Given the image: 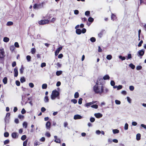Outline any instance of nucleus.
<instances>
[{"label": "nucleus", "mask_w": 146, "mask_h": 146, "mask_svg": "<svg viewBox=\"0 0 146 146\" xmlns=\"http://www.w3.org/2000/svg\"><path fill=\"white\" fill-rule=\"evenodd\" d=\"M43 3L42 2L41 3L37 4V8L39 9L41 7H43Z\"/></svg>", "instance_id": "20"}, {"label": "nucleus", "mask_w": 146, "mask_h": 146, "mask_svg": "<svg viewBox=\"0 0 146 146\" xmlns=\"http://www.w3.org/2000/svg\"><path fill=\"white\" fill-rule=\"evenodd\" d=\"M104 88L103 85H102L101 86H99L97 82H96V84L94 86L93 90L95 93L101 94L104 92Z\"/></svg>", "instance_id": "1"}, {"label": "nucleus", "mask_w": 146, "mask_h": 146, "mask_svg": "<svg viewBox=\"0 0 146 146\" xmlns=\"http://www.w3.org/2000/svg\"><path fill=\"white\" fill-rule=\"evenodd\" d=\"M29 85V86L31 88H33L34 86V85L32 83H30Z\"/></svg>", "instance_id": "55"}, {"label": "nucleus", "mask_w": 146, "mask_h": 146, "mask_svg": "<svg viewBox=\"0 0 146 146\" xmlns=\"http://www.w3.org/2000/svg\"><path fill=\"white\" fill-rule=\"evenodd\" d=\"M82 98H80L78 100V103L79 104H81L82 103Z\"/></svg>", "instance_id": "46"}, {"label": "nucleus", "mask_w": 146, "mask_h": 146, "mask_svg": "<svg viewBox=\"0 0 146 146\" xmlns=\"http://www.w3.org/2000/svg\"><path fill=\"white\" fill-rule=\"evenodd\" d=\"M27 138V136L25 135H24L22 136L21 139L23 141L25 140Z\"/></svg>", "instance_id": "32"}, {"label": "nucleus", "mask_w": 146, "mask_h": 146, "mask_svg": "<svg viewBox=\"0 0 146 146\" xmlns=\"http://www.w3.org/2000/svg\"><path fill=\"white\" fill-rule=\"evenodd\" d=\"M31 52L33 54H35L36 52V49L35 48H33L31 49Z\"/></svg>", "instance_id": "17"}, {"label": "nucleus", "mask_w": 146, "mask_h": 146, "mask_svg": "<svg viewBox=\"0 0 146 146\" xmlns=\"http://www.w3.org/2000/svg\"><path fill=\"white\" fill-rule=\"evenodd\" d=\"M44 101L45 102H49V99L48 97L47 96H46L44 97Z\"/></svg>", "instance_id": "22"}, {"label": "nucleus", "mask_w": 146, "mask_h": 146, "mask_svg": "<svg viewBox=\"0 0 146 146\" xmlns=\"http://www.w3.org/2000/svg\"><path fill=\"white\" fill-rule=\"evenodd\" d=\"M3 82L4 84H6L7 82V77H5L3 80Z\"/></svg>", "instance_id": "14"}, {"label": "nucleus", "mask_w": 146, "mask_h": 146, "mask_svg": "<svg viewBox=\"0 0 146 146\" xmlns=\"http://www.w3.org/2000/svg\"><path fill=\"white\" fill-rule=\"evenodd\" d=\"M47 85L46 84H43L42 85V88L43 89H46L47 88Z\"/></svg>", "instance_id": "27"}, {"label": "nucleus", "mask_w": 146, "mask_h": 146, "mask_svg": "<svg viewBox=\"0 0 146 146\" xmlns=\"http://www.w3.org/2000/svg\"><path fill=\"white\" fill-rule=\"evenodd\" d=\"M15 48L13 45L11 46H10V50L12 52H13Z\"/></svg>", "instance_id": "29"}, {"label": "nucleus", "mask_w": 146, "mask_h": 146, "mask_svg": "<svg viewBox=\"0 0 146 146\" xmlns=\"http://www.w3.org/2000/svg\"><path fill=\"white\" fill-rule=\"evenodd\" d=\"M18 117L20 119H23L24 118V116L23 115H18Z\"/></svg>", "instance_id": "54"}, {"label": "nucleus", "mask_w": 146, "mask_h": 146, "mask_svg": "<svg viewBox=\"0 0 146 146\" xmlns=\"http://www.w3.org/2000/svg\"><path fill=\"white\" fill-rule=\"evenodd\" d=\"M128 124L127 123H126L125 124V126H124V129L125 130H127L128 129Z\"/></svg>", "instance_id": "42"}, {"label": "nucleus", "mask_w": 146, "mask_h": 146, "mask_svg": "<svg viewBox=\"0 0 146 146\" xmlns=\"http://www.w3.org/2000/svg\"><path fill=\"white\" fill-rule=\"evenodd\" d=\"M27 142H28L27 139L25 140L23 143V146H27Z\"/></svg>", "instance_id": "44"}, {"label": "nucleus", "mask_w": 146, "mask_h": 146, "mask_svg": "<svg viewBox=\"0 0 146 146\" xmlns=\"http://www.w3.org/2000/svg\"><path fill=\"white\" fill-rule=\"evenodd\" d=\"M11 136L13 138H17L18 135L16 132H13L12 133Z\"/></svg>", "instance_id": "11"}, {"label": "nucleus", "mask_w": 146, "mask_h": 146, "mask_svg": "<svg viewBox=\"0 0 146 146\" xmlns=\"http://www.w3.org/2000/svg\"><path fill=\"white\" fill-rule=\"evenodd\" d=\"M103 35V32H101L98 34V36L100 38H101Z\"/></svg>", "instance_id": "51"}, {"label": "nucleus", "mask_w": 146, "mask_h": 146, "mask_svg": "<svg viewBox=\"0 0 146 146\" xmlns=\"http://www.w3.org/2000/svg\"><path fill=\"white\" fill-rule=\"evenodd\" d=\"M116 16L113 14L112 13L111 16V20L114 21L116 19Z\"/></svg>", "instance_id": "15"}, {"label": "nucleus", "mask_w": 146, "mask_h": 146, "mask_svg": "<svg viewBox=\"0 0 146 146\" xmlns=\"http://www.w3.org/2000/svg\"><path fill=\"white\" fill-rule=\"evenodd\" d=\"M5 52L3 49H0V60L3 61L4 60Z\"/></svg>", "instance_id": "3"}, {"label": "nucleus", "mask_w": 146, "mask_h": 146, "mask_svg": "<svg viewBox=\"0 0 146 146\" xmlns=\"http://www.w3.org/2000/svg\"><path fill=\"white\" fill-rule=\"evenodd\" d=\"M82 116L79 115H75L74 117V119H80L82 118Z\"/></svg>", "instance_id": "8"}, {"label": "nucleus", "mask_w": 146, "mask_h": 146, "mask_svg": "<svg viewBox=\"0 0 146 146\" xmlns=\"http://www.w3.org/2000/svg\"><path fill=\"white\" fill-rule=\"evenodd\" d=\"M59 95V92L56 90H55L52 91V92L51 95V98L52 100H54Z\"/></svg>", "instance_id": "2"}, {"label": "nucleus", "mask_w": 146, "mask_h": 146, "mask_svg": "<svg viewBox=\"0 0 146 146\" xmlns=\"http://www.w3.org/2000/svg\"><path fill=\"white\" fill-rule=\"evenodd\" d=\"M62 73V71H57L56 72V74L57 76H59Z\"/></svg>", "instance_id": "21"}, {"label": "nucleus", "mask_w": 146, "mask_h": 146, "mask_svg": "<svg viewBox=\"0 0 146 146\" xmlns=\"http://www.w3.org/2000/svg\"><path fill=\"white\" fill-rule=\"evenodd\" d=\"M76 33L77 34L80 35L82 33V31L81 29H77L76 30Z\"/></svg>", "instance_id": "16"}, {"label": "nucleus", "mask_w": 146, "mask_h": 146, "mask_svg": "<svg viewBox=\"0 0 146 146\" xmlns=\"http://www.w3.org/2000/svg\"><path fill=\"white\" fill-rule=\"evenodd\" d=\"M94 115L96 117L98 118L101 117L102 116V115L100 113H95L94 114Z\"/></svg>", "instance_id": "9"}, {"label": "nucleus", "mask_w": 146, "mask_h": 146, "mask_svg": "<svg viewBox=\"0 0 146 146\" xmlns=\"http://www.w3.org/2000/svg\"><path fill=\"white\" fill-rule=\"evenodd\" d=\"M49 21L48 19L41 20L38 21V23L39 25H44L48 24Z\"/></svg>", "instance_id": "4"}, {"label": "nucleus", "mask_w": 146, "mask_h": 146, "mask_svg": "<svg viewBox=\"0 0 146 146\" xmlns=\"http://www.w3.org/2000/svg\"><path fill=\"white\" fill-rule=\"evenodd\" d=\"M9 140L8 139L5 140L4 141V145H6L9 143Z\"/></svg>", "instance_id": "39"}, {"label": "nucleus", "mask_w": 146, "mask_h": 146, "mask_svg": "<svg viewBox=\"0 0 146 146\" xmlns=\"http://www.w3.org/2000/svg\"><path fill=\"white\" fill-rule=\"evenodd\" d=\"M141 138V135L139 133H138L136 135V139L137 140H139Z\"/></svg>", "instance_id": "24"}, {"label": "nucleus", "mask_w": 146, "mask_h": 146, "mask_svg": "<svg viewBox=\"0 0 146 146\" xmlns=\"http://www.w3.org/2000/svg\"><path fill=\"white\" fill-rule=\"evenodd\" d=\"M115 103L119 105L121 104V102L120 101L118 100H115Z\"/></svg>", "instance_id": "47"}, {"label": "nucleus", "mask_w": 146, "mask_h": 146, "mask_svg": "<svg viewBox=\"0 0 146 146\" xmlns=\"http://www.w3.org/2000/svg\"><path fill=\"white\" fill-rule=\"evenodd\" d=\"M71 102H73L74 104H76L77 103V101L76 99H73L71 100Z\"/></svg>", "instance_id": "35"}, {"label": "nucleus", "mask_w": 146, "mask_h": 146, "mask_svg": "<svg viewBox=\"0 0 146 146\" xmlns=\"http://www.w3.org/2000/svg\"><path fill=\"white\" fill-rule=\"evenodd\" d=\"M103 79L102 78H98L96 82H98V85L101 84V85H103L102 84Z\"/></svg>", "instance_id": "12"}, {"label": "nucleus", "mask_w": 146, "mask_h": 146, "mask_svg": "<svg viewBox=\"0 0 146 146\" xmlns=\"http://www.w3.org/2000/svg\"><path fill=\"white\" fill-rule=\"evenodd\" d=\"M90 120L91 122H93L95 121V119L94 117H92L90 118Z\"/></svg>", "instance_id": "59"}, {"label": "nucleus", "mask_w": 146, "mask_h": 146, "mask_svg": "<svg viewBox=\"0 0 146 146\" xmlns=\"http://www.w3.org/2000/svg\"><path fill=\"white\" fill-rule=\"evenodd\" d=\"M129 89L131 91H133L134 89V88L133 86H129Z\"/></svg>", "instance_id": "56"}, {"label": "nucleus", "mask_w": 146, "mask_h": 146, "mask_svg": "<svg viewBox=\"0 0 146 146\" xmlns=\"http://www.w3.org/2000/svg\"><path fill=\"white\" fill-rule=\"evenodd\" d=\"M23 125L25 128H26L27 126V123L26 122H24L23 123Z\"/></svg>", "instance_id": "41"}, {"label": "nucleus", "mask_w": 146, "mask_h": 146, "mask_svg": "<svg viewBox=\"0 0 146 146\" xmlns=\"http://www.w3.org/2000/svg\"><path fill=\"white\" fill-rule=\"evenodd\" d=\"M16 65V63L15 61L13 62L12 64V66L13 67H14Z\"/></svg>", "instance_id": "61"}, {"label": "nucleus", "mask_w": 146, "mask_h": 146, "mask_svg": "<svg viewBox=\"0 0 146 146\" xmlns=\"http://www.w3.org/2000/svg\"><path fill=\"white\" fill-rule=\"evenodd\" d=\"M90 11H87L85 12V15L86 16H89L90 14Z\"/></svg>", "instance_id": "58"}, {"label": "nucleus", "mask_w": 146, "mask_h": 146, "mask_svg": "<svg viewBox=\"0 0 146 146\" xmlns=\"http://www.w3.org/2000/svg\"><path fill=\"white\" fill-rule=\"evenodd\" d=\"M14 45L17 48L19 47V45L18 42H15L14 44Z\"/></svg>", "instance_id": "52"}, {"label": "nucleus", "mask_w": 146, "mask_h": 146, "mask_svg": "<svg viewBox=\"0 0 146 146\" xmlns=\"http://www.w3.org/2000/svg\"><path fill=\"white\" fill-rule=\"evenodd\" d=\"M20 80L21 83H23L25 82L26 80L24 77H23L21 78Z\"/></svg>", "instance_id": "23"}, {"label": "nucleus", "mask_w": 146, "mask_h": 146, "mask_svg": "<svg viewBox=\"0 0 146 146\" xmlns=\"http://www.w3.org/2000/svg\"><path fill=\"white\" fill-rule=\"evenodd\" d=\"M24 70V68L23 67V66L22 65L21 67V68L20 69V72L21 74H22L23 72V70Z\"/></svg>", "instance_id": "18"}, {"label": "nucleus", "mask_w": 146, "mask_h": 146, "mask_svg": "<svg viewBox=\"0 0 146 146\" xmlns=\"http://www.w3.org/2000/svg\"><path fill=\"white\" fill-rule=\"evenodd\" d=\"M119 58L121 59L122 60H124L125 59V57L124 56H122L121 55L119 56Z\"/></svg>", "instance_id": "43"}, {"label": "nucleus", "mask_w": 146, "mask_h": 146, "mask_svg": "<svg viewBox=\"0 0 146 146\" xmlns=\"http://www.w3.org/2000/svg\"><path fill=\"white\" fill-rule=\"evenodd\" d=\"M54 141L56 143H60V140L59 139H57L55 140Z\"/></svg>", "instance_id": "45"}, {"label": "nucleus", "mask_w": 146, "mask_h": 146, "mask_svg": "<svg viewBox=\"0 0 146 146\" xmlns=\"http://www.w3.org/2000/svg\"><path fill=\"white\" fill-rule=\"evenodd\" d=\"M62 46H60L56 50L55 52V55L56 56H57L59 54L60 51L62 50Z\"/></svg>", "instance_id": "6"}, {"label": "nucleus", "mask_w": 146, "mask_h": 146, "mask_svg": "<svg viewBox=\"0 0 146 146\" xmlns=\"http://www.w3.org/2000/svg\"><path fill=\"white\" fill-rule=\"evenodd\" d=\"M14 76L15 77L17 76L18 74V68L17 67H15L14 69Z\"/></svg>", "instance_id": "7"}, {"label": "nucleus", "mask_w": 146, "mask_h": 146, "mask_svg": "<svg viewBox=\"0 0 146 146\" xmlns=\"http://www.w3.org/2000/svg\"><path fill=\"white\" fill-rule=\"evenodd\" d=\"M110 84L112 86H114L115 85V82L113 80L111 81L110 82Z\"/></svg>", "instance_id": "49"}, {"label": "nucleus", "mask_w": 146, "mask_h": 146, "mask_svg": "<svg viewBox=\"0 0 146 146\" xmlns=\"http://www.w3.org/2000/svg\"><path fill=\"white\" fill-rule=\"evenodd\" d=\"M91 107L95 109H97L98 108V106L96 104H94L91 105Z\"/></svg>", "instance_id": "30"}, {"label": "nucleus", "mask_w": 146, "mask_h": 146, "mask_svg": "<svg viewBox=\"0 0 146 146\" xmlns=\"http://www.w3.org/2000/svg\"><path fill=\"white\" fill-rule=\"evenodd\" d=\"M9 38L7 37H5L3 38V41L5 42H8L9 41Z\"/></svg>", "instance_id": "19"}, {"label": "nucleus", "mask_w": 146, "mask_h": 146, "mask_svg": "<svg viewBox=\"0 0 146 146\" xmlns=\"http://www.w3.org/2000/svg\"><path fill=\"white\" fill-rule=\"evenodd\" d=\"M45 135L47 137H50L51 135L49 132H47L45 134Z\"/></svg>", "instance_id": "53"}, {"label": "nucleus", "mask_w": 146, "mask_h": 146, "mask_svg": "<svg viewBox=\"0 0 146 146\" xmlns=\"http://www.w3.org/2000/svg\"><path fill=\"white\" fill-rule=\"evenodd\" d=\"M17 86H19L20 85V82L18 80H16L15 82Z\"/></svg>", "instance_id": "50"}, {"label": "nucleus", "mask_w": 146, "mask_h": 146, "mask_svg": "<svg viewBox=\"0 0 146 146\" xmlns=\"http://www.w3.org/2000/svg\"><path fill=\"white\" fill-rule=\"evenodd\" d=\"M26 112V111L24 108H23L21 111V113L22 114H24Z\"/></svg>", "instance_id": "62"}, {"label": "nucleus", "mask_w": 146, "mask_h": 146, "mask_svg": "<svg viewBox=\"0 0 146 146\" xmlns=\"http://www.w3.org/2000/svg\"><path fill=\"white\" fill-rule=\"evenodd\" d=\"M41 110L42 112H43L46 110V109L44 107H42L41 108Z\"/></svg>", "instance_id": "63"}, {"label": "nucleus", "mask_w": 146, "mask_h": 146, "mask_svg": "<svg viewBox=\"0 0 146 146\" xmlns=\"http://www.w3.org/2000/svg\"><path fill=\"white\" fill-rule=\"evenodd\" d=\"M51 123L50 122L48 121L46 123V127L47 129H50V128Z\"/></svg>", "instance_id": "10"}, {"label": "nucleus", "mask_w": 146, "mask_h": 146, "mask_svg": "<svg viewBox=\"0 0 146 146\" xmlns=\"http://www.w3.org/2000/svg\"><path fill=\"white\" fill-rule=\"evenodd\" d=\"M143 41L142 40H141L139 42V43L138 44V46L139 47L141 46L142 45V44L143 43Z\"/></svg>", "instance_id": "60"}, {"label": "nucleus", "mask_w": 146, "mask_h": 146, "mask_svg": "<svg viewBox=\"0 0 146 146\" xmlns=\"http://www.w3.org/2000/svg\"><path fill=\"white\" fill-rule=\"evenodd\" d=\"M129 66L133 69H134L135 68V66L133 64L131 63L129 65Z\"/></svg>", "instance_id": "37"}, {"label": "nucleus", "mask_w": 146, "mask_h": 146, "mask_svg": "<svg viewBox=\"0 0 146 146\" xmlns=\"http://www.w3.org/2000/svg\"><path fill=\"white\" fill-rule=\"evenodd\" d=\"M112 58V56L111 55H108L106 56V58L108 60H110Z\"/></svg>", "instance_id": "31"}, {"label": "nucleus", "mask_w": 146, "mask_h": 146, "mask_svg": "<svg viewBox=\"0 0 146 146\" xmlns=\"http://www.w3.org/2000/svg\"><path fill=\"white\" fill-rule=\"evenodd\" d=\"M46 66V64L45 62H43L42 63L41 65V67H43L45 66Z\"/></svg>", "instance_id": "64"}, {"label": "nucleus", "mask_w": 146, "mask_h": 146, "mask_svg": "<svg viewBox=\"0 0 146 146\" xmlns=\"http://www.w3.org/2000/svg\"><path fill=\"white\" fill-rule=\"evenodd\" d=\"M110 78V77L108 75H105L103 77V79L105 80H109Z\"/></svg>", "instance_id": "13"}, {"label": "nucleus", "mask_w": 146, "mask_h": 146, "mask_svg": "<svg viewBox=\"0 0 146 146\" xmlns=\"http://www.w3.org/2000/svg\"><path fill=\"white\" fill-rule=\"evenodd\" d=\"M92 105V104L91 102H90L86 103L85 104V106L86 107L88 108V107L90 106H91Z\"/></svg>", "instance_id": "33"}, {"label": "nucleus", "mask_w": 146, "mask_h": 146, "mask_svg": "<svg viewBox=\"0 0 146 146\" xmlns=\"http://www.w3.org/2000/svg\"><path fill=\"white\" fill-rule=\"evenodd\" d=\"M88 21L92 23L94 21V19L92 17H89L88 19Z\"/></svg>", "instance_id": "28"}, {"label": "nucleus", "mask_w": 146, "mask_h": 146, "mask_svg": "<svg viewBox=\"0 0 146 146\" xmlns=\"http://www.w3.org/2000/svg\"><path fill=\"white\" fill-rule=\"evenodd\" d=\"M142 67L141 66H138L136 67L137 70H139L142 69Z\"/></svg>", "instance_id": "57"}, {"label": "nucleus", "mask_w": 146, "mask_h": 146, "mask_svg": "<svg viewBox=\"0 0 146 146\" xmlns=\"http://www.w3.org/2000/svg\"><path fill=\"white\" fill-rule=\"evenodd\" d=\"M113 132L114 134L118 133L119 132V131L117 129H114L113 130Z\"/></svg>", "instance_id": "25"}, {"label": "nucleus", "mask_w": 146, "mask_h": 146, "mask_svg": "<svg viewBox=\"0 0 146 146\" xmlns=\"http://www.w3.org/2000/svg\"><path fill=\"white\" fill-rule=\"evenodd\" d=\"M79 96V93L78 92H75L74 95V97L75 98H77Z\"/></svg>", "instance_id": "26"}, {"label": "nucleus", "mask_w": 146, "mask_h": 146, "mask_svg": "<svg viewBox=\"0 0 146 146\" xmlns=\"http://www.w3.org/2000/svg\"><path fill=\"white\" fill-rule=\"evenodd\" d=\"M145 53V50L142 49L139 50L138 52L137 55L138 56H140V58H141L142 56L144 55Z\"/></svg>", "instance_id": "5"}, {"label": "nucleus", "mask_w": 146, "mask_h": 146, "mask_svg": "<svg viewBox=\"0 0 146 146\" xmlns=\"http://www.w3.org/2000/svg\"><path fill=\"white\" fill-rule=\"evenodd\" d=\"M108 89L107 88H106L104 90V92L103 93H104L105 94H106L108 92Z\"/></svg>", "instance_id": "48"}, {"label": "nucleus", "mask_w": 146, "mask_h": 146, "mask_svg": "<svg viewBox=\"0 0 146 146\" xmlns=\"http://www.w3.org/2000/svg\"><path fill=\"white\" fill-rule=\"evenodd\" d=\"M90 41L92 42H94L96 41V39L94 37H92L90 39Z\"/></svg>", "instance_id": "34"}, {"label": "nucleus", "mask_w": 146, "mask_h": 146, "mask_svg": "<svg viewBox=\"0 0 146 146\" xmlns=\"http://www.w3.org/2000/svg\"><path fill=\"white\" fill-rule=\"evenodd\" d=\"M9 135V133L7 132H5L4 133V136L5 137H8Z\"/></svg>", "instance_id": "40"}, {"label": "nucleus", "mask_w": 146, "mask_h": 146, "mask_svg": "<svg viewBox=\"0 0 146 146\" xmlns=\"http://www.w3.org/2000/svg\"><path fill=\"white\" fill-rule=\"evenodd\" d=\"M26 58L27 60L29 62L31 61V56L29 55H28L26 57Z\"/></svg>", "instance_id": "38"}, {"label": "nucleus", "mask_w": 146, "mask_h": 146, "mask_svg": "<svg viewBox=\"0 0 146 146\" xmlns=\"http://www.w3.org/2000/svg\"><path fill=\"white\" fill-rule=\"evenodd\" d=\"M13 23L12 21H9L7 23V26H10L13 25Z\"/></svg>", "instance_id": "36"}]
</instances>
